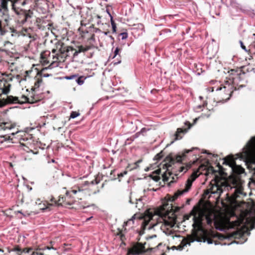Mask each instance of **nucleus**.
Masks as SVG:
<instances>
[{
	"label": "nucleus",
	"mask_w": 255,
	"mask_h": 255,
	"mask_svg": "<svg viewBox=\"0 0 255 255\" xmlns=\"http://www.w3.org/2000/svg\"><path fill=\"white\" fill-rule=\"evenodd\" d=\"M207 90L210 92H212L214 91V87H209L207 89Z\"/></svg>",
	"instance_id": "obj_39"
},
{
	"label": "nucleus",
	"mask_w": 255,
	"mask_h": 255,
	"mask_svg": "<svg viewBox=\"0 0 255 255\" xmlns=\"http://www.w3.org/2000/svg\"><path fill=\"white\" fill-rule=\"evenodd\" d=\"M89 49L90 47L89 46L86 47H84L82 46H79L77 49H75L71 46H68L67 48V52L68 54H70V52H71L73 54V58L75 59L79 53L87 51Z\"/></svg>",
	"instance_id": "obj_9"
},
{
	"label": "nucleus",
	"mask_w": 255,
	"mask_h": 255,
	"mask_svg": "<svg viewBox=\"0 0 255 255\" xmlns=\"http://www.w3.org/2000/svg\"><path fill=\"white\" fill-rule=\"evenodd\" d=\"M119 49L118 47H117L114 51V55L113 56V58L115 57L119 53Z\"/></svg>",
	"instance_id": "obj_35"
},
{
	"label": "nucleus",
	"mask_w": 255,
	"mask_h": 255,
	"mask_svg": "<svg viewBox=\"0 0 255 255\" xmlns=\"http://www.w3.org/2000/svg\"><path fill=\"white\" fill-rule=\"evenodd\" d=\"M240 43L241 44V46L242 48L244 50L247 51L246 46L244 45L243 42L242 41H240Z\"/></svg>",
	"instance_id": "obj_38"
},
{
	"label": "nucleus",
	"mask_w": 255,
	"mask_h": 255,
	"mask_svg": "<svg viewBox=\"0 0 255 255\" xmlns=\"http://www.w3.org/2000/svg\"><path fill=\"white\" fill-rule=\"evenodd\" d=\"M133 221L132 219H130L129 220H128L126 224V225L128 224H130L131 222H132Z\"/></svg>",
	"instance_id": "obj_48"
},
{
	"label": "nucleus",
	"mask_w": 255,
	"mask_h": 255,
	"mask_svg": "<svg viewBox=\"0 0 255 255\" xmlns=\"http://www.w3.org/2000/svg\"><path fill=\"white\" fill-rule=\"evenodd\" d=\"M30 255H43V253L32 252Z\"/></svg>",
	"instance_id": "obj_37"
},
{
	"label": "nucleus",
	"mask_w": 255,
	"mask_h": 255,
	"mask_svg": "<svg viewBox=\"0 0 255 255\" xmlns=\"http://www.w3.org/2000/svg\"><path fill=\"white\" fill-rule=\"evenodd\" d=\"M65 79L67 80L75 79V81L79 85H82L84 84L86 78H84L83 76L78 77L77 75H72L66 76Z\"/></svg>",
	"instance_id": "obj_13"
},
{
	"label": "nucleus",
	"mask_w": 255,
	"mask_h": 255,
	"mask_svg": "<svg viewBox=\"0 0 255 255\" xmlns=\"http://www.w3.org/2000/svg\"><path fill=\"white\" fill-rule=\"evenodd\" d=\"M185 156V153L183 154L182 156L181 155H178L176 157V160L178 162H180L182 161L183 158Z\"/></svg>",
	"instance_id": "obj_32"
},
{
	"label": "nucleus",
	"mask_w": 255,
	"mask_h": 255,
	"mask_svg": "<svg viewBox=\"0 0 255 255\" xmlns=\"http://www.w3.org/2000/svg\"><path fill=\"white\" fill-rule=\"evenodd\" d=\"M198 174L197 172H193L186 180L183 187L180 188L175 193L173 197V200H175L179 197L187 193L190 189L193 182L198 177Z\"/></svg>",
	"instance_id": "obj_5"
},
{
	"label": "nucleus",
	"mask_w": 255,
	"mask_h": 255,
	"mask_svg": "<svg viewBox=\"0 0 255 255\" xmlns=\"http://www.w3.org/2000/svg\"><path fill=\"white\" fill-rule=\"evenodd\" d=\"M141 201V199H134V200L132 199V197L131 196H130L129 197V202L131 204H133L134 203V202H135V204H136V206L135 207H137V201Z\"/></svg>",
	"instance_id": "obj_25"
},
{
	"label": "nucleus",
	"mask_w": 255,
	"mask_h": 255,
	"mask_svg": "<svg viewBox=\"0 0 255 255\" xmlns=\"http://www.w3.org/2000/svg\"><path fill=\"white\" fill-rule=\"evenodd\" d=\"M109 16L111 17V24L112 26L113 32H115L116 31V25L113 20V16H112L111 13H109Z\"/></svg>",
	"instance_id": "obj_24"
},
{
	"label": "nucleus",
	"mask_w": 255,
	"mask_h": 255,
	"mask_svg": "<svg viewBox=\"0 0 255 255\" xmlns=\"http://www.w3.org/2000/svg\"><path fill=\"white\" fill-rule=\"evenodd\" d=\"M213 168H212V167H210V168H209L208 169V172H209L210 170H211V171H213Z\"/></svg>",
	"instance_id": "obj_51"
},
{
	"label": "nucleus",
	"mask_w": 255,
	"mask_h": 255,
	"mask_svg": "<svg viewBox=\"0 0 255 255\" xmlns=\"http://www.w3.org/2000/svg\"><path fill=\"white\" fill-rule=\"evenodd\" d=\"M101 17L98 14H94L93 16V20H94L96 22V23L98 25H100V24H103L101 21Z\"/></svg>",
	"instance_id": "obj_23"
},
{
	"label": "nucleus",
	"mask_w": 255,
	"mask_h": 255,
	"mask_svg": "<svg viewBox=\"0 0 255 255\" xmlns=\"http://www.w3.org/2000/svg\"><path fill=\"white\" fill-rule=\"evenodd\" d=\"M25 18H27V16H28L27 14H25Z\"/></svg>",
	"instance_id": "obj_59"
},
{
	"label": "nucleus",
	"mask_w": 255,
	"mask_h": 255,
	"mask_svg": "<svg viewBox=\"0 0 255 255\" xmlns=\"http://www.w3.org/2000/svg\"><path fill=\"white\" fill-rule=\"evenodd\" d=\"M127 171H125L124 173H121L120 174H118V176L119 177H123L124 175L127 174Z\"/></svg>",
	"instance_id": "obj_41"
},
{
	"label": "nucleus",
	"mask_w": 255,
	"mask_h": 255,
	"mask_svg": "<svg viewBox=\"0 0 255 255\" xmlns=\"http://www.w3.org/2000/svg\"><path fill=\"white\" fill-rule=\"evenodd\" d=\"M93 207V208H94L95 207V205H92L91 206H89V205H87V206H85V205H82L81 206V208H82L83 209H85V208H89V207Z\"/></svg>",
	"instance_id": "obj_36"
},
{
	"label": "nucleus",
	"mask_w": 255,
	"mask_h": 255,
	"mask_svg": "<svg viewBox=\"0 0 255 255\" xmlns=\"http://www.w3.org/2000/svg\"><path fill=\"white\" fill-rule=\"evenodd\" d=\"M233 86L229 83V81H227L225 85L223 86V87H217L216 89V91H222V90H224V92H225V94L226 95H229V96L227 98L224 97L223 98V100L225 99V101H227L228 100L230 97L231 96L232 93L233 92Z\"/></svg>",
	"instance_id": "obj_10"
},
{
	"label": "nucleus",
	"mask_w": 255,
	"mask_h": 255,
	"mask_svg": "<svg viewBox=\"0 0 255 255\" xmlns=\"http://www.w3.org/2000/svg\"><path fill=\"white\" fill-rule=\"evenodd\" d=\"M72 192L74 194H76V193H77V190H72Z\"/></svg>",
	"instance_id": "obj_50"
},
{
	"label": "nucleus",
	"mask_w": 255,
	"mask_h": 255,
	"mask_svg": "<svg viewBox=\"0 0 255 255\" xmlns=\"http://www.w3.org/2000/svg\"><path fill=\"white\" fill-rule=\"evenodd\" d=\"M66 204H68V205H71V203H69V202H66Z\"/></svg>",
	"instance_id": "obj_57"
},
{
	"label": "nucleus",
	"mask_w": 255,
	"mask_h": 255,
	"mask_svg": "<svg viewBox=\"0 0 255 255\" xmlns=\"http://www.w3.org/2000/svg\"><path fill=\"white\" fill-rule=\"evenodd\" d=\"M235 226H241L246 228V231L243 232L242 237L245 238V235H250L249 230L255 228V217H248L245 216L240 219H238L235 223Z\"/></svg>",
	"instance_id": "obj_4"
},
{
	"label": "nucleus",
	"mask_w": 255,
	"mask_h": 255,
	"mask_svg": "<svg viewBox=\"0 0 255 255\" xmlns=\"http://www.w3.org/2000/svg\"><path fill=\"white\" fill-rule=\"evenodd\" d=\"M204 242H207L208 244H212L214 243V241L211 238L205 237L204 239Z\"/></svg>",
	"instance_id": "obj_26"
},
{
	"label": "nucleus",
	"mask_w": 255,
	"mask_h": 255,
	"mask_svg": "<svg viewBox=\"0 0 255 255\" xmlns=\"http://www.w3.org/2000/svg\"><path fill=\"white\" fill-rule=\"evenodd\" d=\"M26 1L21 0H12V9L17 14H21L22 11L21 7L26 4Z\"/></svg>",
	"instance_id": "obj_11"
},
{
	"label": "nucleus",
	"mask_w": 255,
	"mask_h": 255,
	"mask_svg": "<svg viewBox=\"0 0 255 255\" xmlns=\"http://www.w3.org/2000/svg\"><path fill=\"white\" fill-rule=\"evenodd\" d=\"M32 251V249H28V248H24L22 250L20 248L17 247L15 248L14 250V251L16 252V254H17L18 255H20L21 254L24 253V254H29L30 251Z\"/></svg>",
	"instance_id": "obj_21"
},
{
	"label": "nucleus",
	"mask_w": 255,
	"mask_h": 255,
	"mask_svg": "<svg viewBox=\"0 0 255 255\" xmlns=\"http://www.w3.org/2000/svg\"><path fill=\"white\" fill-rule=\"evenodd\" d=\"M236 159L239 158L246 163L255 164V136L251 138L247 142L241 153L237 154Z\"/></svg>",
	"instance_id": "obj_3"
},
{
	"label": "nucleus",
	"mask_w": 255,
	"mask_h": 255,
	"mask_svg": "<svg viewBox=\"0 0 255 255\" xmlns=\"http://www.w3.org/2000/svg\"><path fill=\"white\" fill-rule=\"evenodd\" d=\"M17 213H21V214L22 213H21V212L20 211H17Z\"/></svg>",
	"instance_id": "obj_60"
},
{
	"label": "nucleus",
	"mask_w": 255,
	"mask_h": 255,
	"mask_svg": "<svg viewBox=\"0 0 255 255\" xmlns=\"http://www.w3.org/2000/svg\"><path fill=\"white\" fill-rule=\"evenodd\" d=\"M177 175L176 174L174 175H172V173L170 172L164 173L162 175L163 180L164 181H168L170 178H171V180L170 181V183H174L178 178Z\"/></svg>",
	"instance_id": "obj_15"
},
{
	"label": "nucleus",
	"mask_w": 255,
	"mask_h": 255,
	"mask_svg": "<svg viewBox=\"0 0 255 255\" xmlns=\"http://www.w3.org/2000/svg\"><path fill=\"white\" fill-rule=\"evenodd\" d=\"M42 202H43L41 201L40 199L38 198L37 199H36V200L35 201V204L38 205V203H42Z\"/></svg>",
	"instance_id": "obj_40"
},
{
	"label": "nucleus",
	"mask_w": 255,
	"mask_h": 255,
	"mask_svg": "<svg viewBox=\"0 0 255 255\" xmlns=\"http://www.w3.org/2000/svg\"><path fill=\"white\" fill-rule=\"evenodd\" d=\"M10 85L9 84H7L6 85H4L3 87L0 88L2 93L5 95L7 94L10 91Z\"/></svg>",
	"instance_id": "obj_22"
},
{
	"label": "nucleus",
	"mask_w": 255,
	"mask_h": 255,
	"mask_svg": "<svg viewBox=\"0 0 255 255\" xmlns=\"http://www.w3.org/2000/svg\"><path fill=\"white\" fill-rule=\"evenodd\" d=\"M109 33H110V32L108 31L102 32V33H103V34H104V35H108Z\"/></svg>",
	"instance_id": "obj_47"
},
{
	"label": "nucleus",
	"mask_w": 255,
	"mask_h": 255,
	"mask_svg": "<svg viewBox=\"0 0 255 255\" xmlns=\"http://www.w3.org/2000/svg\"><path fill=\"white\" fill-rule=\"evenodd\" d=\"M12 0H0V11L4 13L8 10L7 4L8 2H10L12 4Z\"/></svg>",
	"instance_id": "obj_16"
},
{
	"label": "nucleus",
	"mask_w": 255,
	"mask_h": 255,
	"mask_svg": "<svg viewBox=\"0 0 255 255\" xmlns=\"http://www.w3.org/2000/svg\"><path fill=\"white\" fill-rule=\"evenodd\" d=\"M141 162V160H138L137 162L135 163V167L134 168H136L138 166V164Z\"/></svg>",
	"instance_id": "obj_42"
},
{
	"label": "nucleus",
	"mask_w": 255,
	"mask_h": 255,
	"mask_svg": "<svg viewBox=\"0 0 255 255\" xmlns=\"http://www.w3.org/2000/svg\"><path fill=\"white\" fill-rule=\"evenodd\" d=\"M165 234L167 235H172L173 237L174 232L170 229L167 228L166 230L164 231Z\"/></svg>",
	"instance_id": "obj_27"
},
{
	"label": "nucleus",
	"mask_w": 255,
	"mask_h": 255,
	"mask_svg": "<svg viewBox=\"0 0 255 255\" xmlns=\"http://www.w3.org/2000/svg\"><path fill=\"white\" fill-rule=\"evenodd\" d=\"M190 214L193 216L194 229L192 230V234L188 236L186 239L187 244L189 245L195 241L200 242V240L197 232L198 231L202 230L205 220L207 225L210 227H212L213 225H215L216 223L215 213L212 209L207 207L195 206L191 211Z\"/></svg>",
	"instance_id": "obj_1"
},
{
	"label": "nucleus",
	"mask_w": 255,
	"mask_h": 255,
	"mask_svg": "<svg viewBox=\"0 0 255 255\" xmlns=\"http://www.w3.org/2000/svg\"><path fill=\"white\" fill-rule=\"evenodd\" d=\"M51 162H55V160L54 159H52Z\"/></svg>",
	"instance_id": "obj_58"
},
{
	"label": "nucleus",
	"mask_w": 255,
	"mask_h": 255,
	"mask_svg": "<svg viewBox=\"0 0 255 255\" xmlns=\"http://www.w3.org/2000/svg\"><path fill=\"white\" fill-rule=\"evenodd\" d=\"M190 150H187L186 151V153H188L189 152H190Z\"/></svg>",
	"instance_id": "obj_55"
},
{
	"label": "nucleus",
	"mask_w": 255,
	"mask_h": 255,
	"mask_svg": "<svg viewBox=\"0 0 255 255\" xmlns=\"http://www.w3.org/2000/svg\"><path fill=\"white\" fill-rule=\"evenodd\" d=\"M107 13H108V14L109 15V13H110V12L109 11V10L108 9H107Z\"/></svg>",
	"instance_id": "obj_56"
},
{
	"label": "nucleus",
	"mask_w": 255,
	"mask_h": 255,
	"mask_svg": "<svg viewBox=\"0 0 255 255\" xmlns=\"http://www.w3.org/2000/svg\"><path fill=\"white\" fill-rule=\"evenodd\" d=\"M185 124H187L188 125V129H189L191 126V125L190 124V123L188 122H187L185 123Z\"/></svg>",
	"instance_id": "obj_45"
},
{
	"label": "nucleus",
	"mask_w": 255,
	"mask_h": 255,
	"mask_svg": "<svg viewBox=\"0 0 255 255\" xmlns=\"http://www.w3.org/2000/svg\"><path fill=\"white\" fill-rule=\"evenodd\" d=\"M10 134L12 135H16V138L17 139H19L20 140L23 141L27 140L28 139V136H30L22 131H17L15 132H12Z\"/></svg>",
	"instance_id": "obj_14"
},
{
	"label": "nucleus",
	"mask_w": 255,
	"mask_h": 255,
	"mask_svg": "<svg viewBox=\"0 0 255 255\" xmlns=\"http://www.w3.org/2000/svg\"><path fill=\"white\" fill-rule=\"evenodd\" d=\"M187 131V129H183L182 128H178L177 129V131L176 132V133H175L174 134V136H175V139L174 140H179V139H180L182 138V136L180 135V134L181 133H183L184 132H186Z\"/></svg>",
	"instance_id": "obj_20"
},
{
	"label": "nucleus",
	"mask_w": 255,
	"mask_h": 255,
	"mask_svg": "<svg viewBox=\"0 0 255 255\" xmlns=\"http://www.w3.org/2000/svg\"><path fill=\"white\" fill-rule=\"evenodd\" d=\"M66 202V198L65 197H61L58 200V203H57L56 202H55V204H58V205H59L62 204V203Z\"/></svg>",
	"instance_id": "obj_30"
},
{
	"label": "nucleus",
	"mask_w": 255,
	"mask_h": 255,
	"mask_svg": "<svg viewBox=\"0 0 255 255\" xmlns=\"http://www.w3.org/2000/svg\"><path fill=\"white\" fill-rule=\"evenodd\" d=\"M132 30L137 32L138 35H141L144 32V27L142 24L137 23L133 25Z\"/></svg>",
	"instance_id": "obj_17"
},
{
	"label": "nucleus",
	"mask_w": 255,
	"mask_h": 255,
	"mask_svg": "<svg viewBox=\"0 0 255 255\" xmlns=\"http://www.w3.org/2000/svg\"><path fill=\"white\" fill-rule=\"evenodd\" d=\"M146 131V128H142L140 131L139 132H136L135 134H134V136L135 137H137L139 136V135L141 133H143V132H145Z\"/></svg>",
	"instance_id": "obj_29"
},
{
	"label": "nucleus",
	"mask_w": 255,
	"mask_h": 255,
	"mask_svg": "<svg viewBox=\"0 0 255 255\" xmlns=\"http://www.w3.org/2000/svg\"><path fill=\"white\" fill-rule=\"evenodd\" d=\"M146 249L144 245L141 243H137L134 244L130 249H128L127 255H138L144 254L146 252Z\"/></svg>",
	"instance_id": "obj_8"
},
{
	"label": "nucleus",
	"mask_w": 255,
	"mask_h": 255,
	"mask_svg": "<svg viewBox=\"0 0 255 255\" xmlns=\"http://www.w3.org/2000/svg\"><path fill=\"white\" fill-rule=\"evenodd\" d=\"M253 176L255 178V167L254 168Z\"/></svg>",
	"instance_id": "obj_52"
},
{
	"label": "nucleus",
	"mask_w": 255,
	"mask_h": 255,
	"mask_svg": "<svg viewBox=\"0 0 255 255\" xmlns=\"http://www.w3.org/2000/svg\"><path fill=\"white\" fill-rule=\"evenodd\" d=\"M90 28H91L93 30V31L97 33H102V31L99 29L97 28L91 27H90Z\"/></svg>",
	"instance_id": "obj_33"
},
{
	"label": "nucleus",
	"mask_w": 255,
	"mask_h": 255,
	"mask_svg": "<svg viewBox=\"0 0 255 255\" xmlns=\"http://www.w3.org/2000/svg\"><path fill=\"white\" fill-rule=\"evenodd\" d=\"M94 34H93L92 35V36H91L90 39H91V40H94Z\"/></svg>",
	"instance_id": "obj_53"
},
{
	"label": "nucleus",
	"mask_w": 255,
	"mask_h": 255,
	"mask_svg": "<svg viewBox=\"0 0 255 255\" xmlns=\"http://www.w3.org/2000/svg\"><path fill=\"white\" fill-rule=\"evenodd\" d=\"M92 218H93V217H92V216H91V217H89V218H88L86 219V222H87V221H89V220H91Z\"/></svg>",
	"instance_id": "obj_49"
},
{
	"label": "nucleus",
	"mask_w": 255,
	"mask_h": 255,
	"mask_svg": "<svg viewBox=\"0 0 255 255\" xmlns=\"http://www.w3.org/2000/svg\"><path fill=\"white\" fill-rule=\"evenodd\" d=\"M122 34H123V35H124V34H126V35L127 34H126V33H123Z\"/></svg>",
	"instance_id": "obj_64"
},
{
	"label": "nucleus",
	"mask_w": 255,
	"mask_h": 255,
	"mask_svg": "<svg viewBox=\"0 0 255 255\" xmlns=\"http://www.w3.org/2000/svg\"><path fill=\"white\" fill-rule=\"evenodd\" d=\"M198 118H196L195 120H194V123L196 122L198 120Z\"/></svg>",
	"instance_id": "obj_54"
},
{
	"label": "nucleus",
	"mask_w": 255,
	"mask_h": 255,
	"mask_svg": "<svg viewBox=\"0 0 255 255\" xmlns=\"http://www.w3.org/2000/svg\"><path fill=\"white\" fill-rule=\"evenodd\" d=\"M224 191H228L226 195L233 199L237 198L240 194H242L241 188H236L234 183L230 184L226 180L222 178L212 180L205 194L206 195L210 194V196L213 194L216 198H218Z\"/></svg>",
	"instance_id": "obj_2"
},
{
	"label": "nucleus",
	"mask_w": 255,
	"mask_h": 255,
	"mask_svg": "<svg viewBox=\"0 0 255 255\" xmlns=\"http://www.w3.org/2000/svg\"><path fill=\"white\" fill-rule=\"evenodd\" d=\"M53 205V204L48 203L46 201H44V202L42 203H38L39 209L42 211H44L47 209L50 210V207Z\"/></svg>",
	"instance_id": "obj_19"
},
{
	"label": "nucleus",
	"mask_w": 255,
	"mask_h": 255,
	"mask_svg": "<svg viewBox=\"0 0 255 255\" xmlns=\"http://www.w3.org/2000/svg\"><path fill=\"white\" fill-rule=\"evenodd\" d=\"M160 179V177H158V176H155L154 178H153V179L154 180H155L156 181H158V180Z\"/></svg>",
	"instance_id": "obj_43"
},
{
	"label": "nucleus",
	"mask_w": 255,
	"mask_h": 255,
	"mask_svg": "<svg viewBox=\"0 0 255 255\" xmlns=\"http://www.w3.org/2000/svg\"><path fill=\"white\" fill-rule=\"evenodd\" d=\"M0 96L1 95L0 94ZM21 99L22 100L20 101L17 97H13L12 96H7L5 100L3 99V100H1L0 99V107H3L6 104H22L28 101V98L25 96H22Z\"/></svg>",
	"instance_id": "obj_7"
},
{
	"label": "nucleus",
	"mask_w": 255,
	"mask_h": 255,
	"mask_svg": "<svg viewBox=\"0 0 255 255\" xmlns=\"http://www.w3.org/2000/svg\"><path fill=\"white\" fill-rule=\"evenodd\" d=\"M53 200H54V198H52L51 199V201H53Z\"/></svg>",
	"instance_id": "obj_61"
},
{
	"label": "nucleus",
	"mask_w": 255,
	"mask_h": 255,
	"mask_svg": "<svg viewBox=\"0 0 255 255\" xmlns=\"http://www.w3.org/2000/svg\"><path fill=\"white\" fill-rule=\"evenodd\" d=\"M79 115V113L76 112H72L70 115V118L72 119H74L77 117Z\"/></svg>",
	"instance_id": "obj_31"
},
{
	"label": "nucleus",
	"mask_w": 255,
	"mask_h": 255,
	"mask_svg": "<svg viewBox=\"0 0 255 255\" xmlns=\"http://www.w3.org/2000/svg\"><path fill=\"white\" fill-rule=\"evenodd\" d=\"M41 82V80H39L35 84V86H37L38 87L39 86V83H40Z\"/></svg>",
	"instance_id": "obj_44"
},
{
	"label": "nucleus",
	"mask_w": 255,
	"mask_h": 255,
	"mask_svg": "<svg viewBox=\"0 0 255 255\" xmlns=\"http://www.w3.org/2000/svg\"><path fill=\"white\" fill-rule=\"evenodd\" d=\"M202 107L201 106H198L199 108H201Z\"/></svg>",
	"instance_id": "obj_63"
},
{
	"label": "nucleus",
	"mask_w": 255,
	"mask_h": 255,
	"mask_svg": "<svg viewBox=\"0 0 255 255\" xmlns=\"http://www.w3.org/2000/svg\"><path fill=\"white\" fill-rule=\"evenodd\" d=\"M162 153V152H160V153H158L156 155V157H157V158H160L161 157V155H160Z\"/></svg>",
	"instance_id": "obj_46"
},
{
	"label": "nucleus",
	"mask_w": 255,
	"mask_h": 255,
	"mask_svg": "<svg viewBox=\"0 0 255 255\" xmlns=\"http://www.w3.org/2000/svg\"><path fill=\"white\" fill-rule=\"evenodd\" d=\"M14 125L10 123H0V130H10L13 128L14 127Z\"/></svg>",
	"instance_id": "obj_18"
},
{
	"label": "nucleus",
	"mask_w": 255,
	"mask_h": 255,
	"mask_svg": "<svg viewBox=\"0 0 255 255\" xmlns=\"http://www.w3.org/2000/svg\"><path fill=\"white\" fill-rule=\"evenodd\" d=\"M146 131V128H142L140 131L139 132H136L135 134H134V136L135 137H137L139 136V135L141 133H143V132H145Z\"/></svg>",
	"instance_id": "obj_28"
},
{
	"label": "nucleus",
	"mask_w": 255,
	"mask_h": 255,
	"mask_svg": "<svg viewBox=\"0 0 255 255\" xmlns=\"http://www.w3.org/2000/svg\"><path fill=\"white\" fill-rule=\"evenodd\" d=\"M224 163L228 164L231 167L232 171L235 174H240L245 171V169L242 166L236 164L233 156L226 157L224 160Z\"/></svg>",
	"instance_id": "obj_6"
},
{
	"label": "nucleus",
	"mask_w": 255,
	"mask_h": 255,
	"mask_svg": "<svg viewBox=\"0 0 255 255\" xmlns=\"http://www.w3.org/2000/svg\"><path fill=\"white\" fill-rule=\"evenodd\" d=\"M3 251L1 249H0V252H2Z\"/></svg>",
	"instance_id": "obj_62"
},
{
	"label": "nucleus",
	"mask_w": 255,
	"mask_h": 255,
	"mask_svg": "<svg viewBox=\"0 0 255 255\" xmlns=\"http://www.w3.org/2000/svg\"><path fill=\"white\" fill-rule=\"evenodd\" d=\"M156 216L152 213V212H150L149 211H147L145 213V215L144 218V222L145 224V225H147L149 224V228H151V227H153L156 224H153L151 222V221L153 220V218Z\"/></svg>",
	"instance_id": "obj_12"
},
{
	"label": "nucleus",
	"mask_w": 255,
	"mask_h": 255,
	"mask_svg": "<svg viewBox=\"0 0 255 255\" xmlns=\"http://www.w3.org/2000/svg\"><path fill=\"white\" fill-rule=\"evenodd\" d=\"M187 170V168L184 166H181L179 168V171L180 172L185 173Z\"/></svg>",
	"instance_id": "obj_34"
}]
</instances>
